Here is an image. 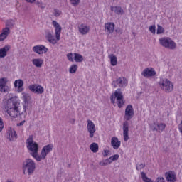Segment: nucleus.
Returning a JSON list of instances; mask_svg holds the SVG:
<instances>
[{
	"label": "nucleus",
	"instance_id": "17",
	"mask_svg": "<svg viewBox=\"0 0 182 182\" xmlns=\"http://www.w3.org/2000/svg\"><path fill=\"white\" fill-rule=\"evenodd\" d=\"M114 23L109 22L105 23V32H106L107 35H111V33H113L114 32Z\"/></svg>",
	"mask_w": 182,
	"mask_h": 182
},
{
	"label": "nucleus",
	"instance_id": "52",
	"mask_svg": "<svg viewBox=\"0 0 182 182\" xmlns=\"http://www.w3.org/2000/svg\"><path fill=\"white\" fill-rule=\"evenodd\" d=\"M25 121H21L20 123L17 124V126H23Z\"/></svg>",
	"mask_w": 182,
	"mask_h": 182
},
{
	"label": "nucleus",
	"instance_id": "10",
	"mask_svg": "<svg viewBox=\"0 0 182 182\" xmlns=\"http://www.w3.org/2000/svg\"><path fill=\"white\" fill-rule=\"evenodd\" d=\"M114 87H126L127 86V79L125 77H119L112 82Z\"/></svg>",
	"mask_w": 182,
	"mask_h": 182
},
{
	"label": "nucleus",
	"instance_id": "6",
	"mask_svg": "<svg viewBox=\"0 0 182 182\" xmlns=\"http://www.w3.org/2000/svg\"><path fill=\"white\" fill-rule=\"evenodd\" d=\"M159 45L166 48V49L174 50L176 49V43L168 37H163L159 40Z\"/></svg>",
	"mask_w": 182,
	"mask_h": 182
},
{
	"label": "nucleus",
	"instance_id": "51",
	"mask_svg": "<svg viewBox=\"0 0 182 182\" xmlns=\"http://www.w3.org/2000/svg\"><path fill=\"white\" fill-rule=\"evenodd\" d=\"M179 132L182 133V121L181 122L180 124L178 125Z\"/></svg>",
	"mask_w": 182,
	"mask_h": 182
},
{
	"label": "nucleus",
	"instance_id": "33",
	"mask_svg": "<svg viewBox=\"0 0 182 182\" xmlns=\"http://www.w3.org/2000/svg\"><path fill=\"white\" fill-rule=\"evenodd\" d=\"M112 164V161H110L109 159H107L99 163L100 166H102V167H105V166H108V164Z\"/></svg>",
	"mask_w": 182,
	"mask_h": 182
},
{
	"label": "nucleus",
	"instance_id": "22",
	"mask_svg": "<svg viewBox=\"0 0 182 182\" xmlns=\"http://www.w3.org/2000/svg\"><path fill=\"white\" fill-rule=\"evenodd\" d=\"M11 49V46H6L0 49V58H5L6 56L8 51Z\"/></svg>",
	"mask_w": 182,
	"mask_h": 182
},
{
	"label": "nucleus",
	"instance_id": "39",
	"mask_svg": "<svg viewBox=\"0 0 182 182\" xmlns=\"http://www.w3.org/2000/svg\"><path fill=\"white\" fill-rule=\"evenodd\" d=\"M156 33L157 35H161V33H164V28H163V26L158 25Z\"/></svg>",
	"mask_w": 182,
	"mask_h": 182
},
{
	"label": "nucleus",
	"instance_id": "46",
	"mask_svg": "<svg viewBox=\"0 0 182 182\" xmlns=\"http://www.w3.org/2000/svg\"><path fill=\"white\" fill-rule=\"evenodd\" d=\"M155 182H166V180L163 177H158Z\"/></svg>",
	"mask_w": 182,
	"mask_h": 182
},
{
	"label": "nucleus",
	"instance_id": "2",
	"mask_svg": "<svg viewBox=\"0 0 182 182\" xmlns=\"http://www.w3.org/2000/svg\"><path fill=\"white\" fill-rule=\"evenodd\" d=\"M53 26L55 28V36L52 34V33L50 31H46V39L50 42V43H52L53 45H55L56 41H60V33H62V26H60V24L59 23L56 22V21L53 20L52 22Z\"/></svg>",
	"mask_w": 182,
	"mask_h": 182
},
{
	"label": "nucleus",
	"instance_id": "42",
	"mask_svg": "<svg viewBox=\"0 0 182 182\" xmlns=\"http://www.w3.org/2000/svg\"><path fill=\"white\" fill-rule=\"evenodd\" d=\"M62 15V11L58 9H54V16H56L58 18V16H60Z\"/></svg>",
	"mask_w": 182,
	"mask_h": 182
},
{
	"label": "nucleus",
	"instance_id": "38",
	"mask_svg": "<svg viewBox=\"0 0 182 182\" xmlns=\"http://www.w3.org/2000/svg\"><path fill=\"white\" fill-rule=\"evenodd\" d=\"M144 167H146V164H138L136 166V169L139 171V170H143V168H144Z\"/></svg>",
	"mask_w": 182,
	"mask_h": 182
},
{
	"label": "nucleus",
	"instance_id": "31",
	"mask_svg": "<svg viewBox=\"0 0 182 182\" xmlns=\"http://www.w3.org/2000/svg\"><path fill=\"white\" fill-rule=\"evenodd\" d=\"M15 25V21L10 19L8 20L6 22V28H8L9 29V28H14V26Z\"/></svg>",
	"mask_w": 182,
	"mask_h": 182
},
{
	"label": "nucleus",
	"instance_id": "20",
	"mask_svg": "<svg viewBox=\"0 0 182 182\" xmlns=\"http://www.w3.org/2000/svg\"><path fill=\"white\" fill-rule=\"evenodd\" d=\"M120 144H122V142L119 141L118 137L114 136L111 139V146L115 150H117L120 147Z\"/></svg>",
	"mask_w": 182,
	"mask_h": 182
},
{
	"label": "nucleus",
	"instance_id": "49",
	"mask_svg": "<svg viewBox=\"0 0 182 182\" xmlns=\"http://www.w3.org/2000/svg\"><path fill=\"white\" fill-rule=\"evenodd\" d=\"M104 153H105L104 157H107V156H109V153H110V151H109V150H105V151H104Z\"/></svg>",
	"mask_w": 182,
	"mask_h": 182
},
{
	"label": "nucleus",
	"instance_id": "25",
	"mask_svg": "<svg viewBox=\"0 0 182 182\" xmlns=\"http://www.w3.org/2000/svg\"><path fill=\"white\" fill-rule=\"evenodd\" d=\"M108 58L110 59L112 66H116L117 65V57L114 54H110Z\"/></svg>",
	"mask_w": 182,
	"mask_h": 182
},
{
	"label": "nucleus",
	"instance_id": "24",
	"mask_svg": "<svg viewBox=\"0 0 182 182\" xmlns=\"http://www.w3.org/2000/svg\"><path fill=\"white\" fill-rule=\"evenodd\" d=\"M14 87H18V92H22V87H23V80H17L14 82Z\"/></svg>",
	"mask_w": 182,
	"mask_h": 182
},
{
	"label": "nucleus",
	"instance_id": "37",
	"mask_svg": "<svg viewBox=\"0 0 182 182\" xmlns=\"http://www.w3.org/2000/svg\"><path fill=\"white\" fill-rule=\"evenodd\" d=\"M32 97L30 96L29 94H23V102H30Z\"/></svg>",
	"mask_w": 182,
	"mask_h": 182
},
{
	"label": "nucleus",
	"instance_id": "7",
	"mask_svg": "<svg viewBox=\"0 0 182 182\" xmlns=\"http://www.w3.org/2000/svg\"><path fill=\"white\" fill-rule=\"evenodd\" d=\"M159 86L161 90H164L166 93H171L174 90V85L173 82L167 79L161 80L159 82Z\"/></svg>",
	"mask_w": 182,
	"mask_h": 182
},
{
	"label": "nucleus",
	"instance_id": "5",
	"mask_svg": "<svg viewBox=\"0 0 182 182\" xmlns=\"http://www.w3.org/2000/svg\"><path fill=\"white\" fill-rule=\"evenodd\" d=\"M116 99L118 107L122 109V107H123V105H124V101L123 100V92H122L120 89H117V90L114 92V95H111L110 97L111 102L113 105H114Z\"/></svg>",
	"mask_w": 182,
	"mask_h": 182
},
{
	"label": "nucleus",
	"instance_id": "26",
	"mask_svg": "<svg viewBox=\"0 0 182 182\" xmlns=\"http://www.w3.org/2000/svg\"><path fill=\"white\" fill-rule=\"evenodd\" d=\"M166 129V124L164 123H161L157 124V127H154L152 130H156L159 133H161L163 130Z\"/></svg>",
	"mask_w": 182,
	"mask_h": 182
},
{
	"label": "nucleus",
	"instance_id": "15",
	"mask_svg": "<svg viewBox=\"0 0 182 182\" xmlns=\"http://www.w3.org/2000/svg\"><path fill=\"white\" fill-rule=\"evenodd\" d=\"M122 130L124 141H127L129 139H130V137L129 136V122L127 121L124 122Z\"/></svg>",
	"mask_w": 182,
	"mask_h": 182
},
{
	"label": "nucleus",
	"instance_id": "13",
	"mask_svg": "<svg viewBox=\"0 0 182 182\" xmlns=\"http://www.w3.org/2000/svg\"><path fill=\"white\" fill-rule=\"evenodd\" d=\"M33 52L37 55H43V53H48V48L43 45L35 46L33 47Z\"/></svg>",
	"mask_w": 182,
	"mask_h": 182
},
{
	"label": "nucleus",
	"instance_id": "50",
	"mask_svg": "<svg viewBox=\"0 0 182 182\" xmlns=\"http://www.w3.org/2000/svg\"><path fill=\"white\" fill-rule=\"evenodd\" d=\"M25 1L28 4H34V2H36V0H25Z\"/></svg>",
	"mask_w": 182,
	"mask_h": 182
},
{
	"label": "nucleus",
	"instance_id": "53",
	"mask_svg": "<svg viewBox=\"0 0 182 182\" xmlns=\"http://www.w3.org/2000/svg\"><path fill=\"white\" fill-rule=\"evenodd\" d=\"M71 122H72L73 123H75V119H71Z\"/></svg>",
	"mask_w": 182,
	"mask_h": 182
},
{
	"label": "nucleus",
	"instance_id": "45",
	"mask_svg": "<svg viewBox=\"0 0 182 182\" xmlns=\"http://www.w3.org/2000/svg\"><path fill=\"white\" fill-rule=\"evenodd\" d=\"M67 58H68V60H70V62H73V54L68 53L67 55Z\"/></svg>",
	"mask_w": 182,
	"mask_h": 182
},
{
	"label": "nucleus",
	"instance_id": "1",
	"mask_svg": "<svg viewBox=\"0 0 182 182\" xmlns=\"http://www.w3.org/2000/svg\"><path fill=\"white\" fill-rule=\"evenodd\" d=\"M5 109L7 114H9L10 117H13L14 119H16L18 116L23 117L22 108H21V102L18 97L11 98L6 105Z\"/></svg>",
	"mask_w": 182,
	"mask_h": 182
},
{
	"label": "nucleus",
	"instance_id": "48",
	"mask_svg": "<svg viewBox=\"0 0 182 182\" xmlns=\"http://www.w3.org/2000/svg\"><path fill=\"white\" fill-rule=\"evenodd\" d=\"M7 36H5V34H0V42L2 41H5L6 39Z\"/></svg>",
	"mask_w": 182,
	"mask_h": 182
},
{
	"label": "nucleus",
	"instance_id": "19",
	"mask_svg": "<svg viewBox=\"0 0 182 182\" xmlns=\"http://www.w3.org/2000/svg\"><path fill=\"white\" fill-rule=\"evenodd\" d=\"M110 9L112 12H114L116 15H124V10L121 6H111Z\"/></svg>",
	"mask_w": 182,
	"mask_h": 182
},
{
	"label": "nucleus",
	"instance_id": "36",
	"mask_svg": "<svg viewBox=\"0 0 182 182\" xmlns=\"http://www.w3.org/2000/svg\"><path fill=\"white\" fill-rule=\"evenodd\" d=\"M0 92L1 93H8L9 92V87L8 85H3V87H0Z\"/></svg>",
	"mask_w": 182,
	"mask_h": 182
},
{
	"label": "nucleus",
	"instance_id": "12",
	"mask_svg": "<svg viewBox=\"0 0 182 182\" xmlns=\"http://www.w3.org/2000/svg\"><path fill=\"white\" fill-rule=\"evenodd\" d=\"M134 116V110L133 109V106H132V105H127L125 109L124 119L129 121V120H131V119H133Z\"/></svg>",
	"mask_w": 182,
	"mask_h": 182
},
{
	"label": "nucleus",
	"instance_id": "30",
	"mask_svg": "<svg viewBox=\"0 0 182 182\" xmlns=\"http://www.w3.org/2000/svg\"><path fill=\"white\" fill-rule=\"evenodd\" d=\"M74 60L76 62H83V56L79 53H74Z\"/></svg>",
	"mask_w": 182,
	"mask_h": 182
},
{
	"label": "nucleus",
	"instance_id": "9",
	"mask_svg": "<svg viewBox=\"0 0 182 182\" xmlns=\"http://www.w3.org/2000/svg\"><path fill=\"white\" fill-rule=\"evenodd\" d=\"M87 123V130L89 133V136L90 139H93L95 133H96V126H95V123L90 119H88Z\"/></svg>",
	"mask_w": 182,
	"mask_h": 182
},
{
	"label": "nucleus",
	"instance_id": "29",
	"mask_svg": "<svg viewBox=\"0 0 182 182\" xmlns=\"http://www.w3.org/2000/svg\"><path fill=\"white\" fill-rule=\"evenodd\" d=\"M141 176L143 181L144 182H154L153 180H151V178L147 177V176L146 175V173L144 172H141Z\"/></svg>",
	"mask_w": 182,
	"mask_h": 182
},
{
	"label": "nucleus",
	"instance_id": "32",
	"mask_svg": "<svg viewBox=\"0 0 182 182\" xmlns=\"http://www.w3.org/2000/svg\"><path fill=\"white\" fill-rule=\"evenodd\" d=\"M36 5L38 8H41V9H45V8H46V4L45 3H43V2H42L41 1L37 0L36 1Z\"/></svg>",
	"mask_w": 182,
	"mask_h": 182
},
{
	"label": "nucleus",
	"instance_id": "4",
	"mask_svg": "<svg viewBox=\"0 0 182 182\" xmlns=\"http://www.w3.org/2000/svg\"><path fill=\"white\" fill-rule=\"evenodd\" d=\"M36 168V164L33 160L31 159H26L23 162V173H27L28 176H32L35 173V169Z\"/></svg>",
	"mask_w": 182,
	"mask_h": 182
},
{
	"label": "nucleus",
	"instance_id": "35",
	"mask_svg": "<svg viewBox=\"0 0 182 182\" xmlns=\"http://www.w3.org/2000/svg\"><path fill=\"white\" fill-rule=\"evenodd\" d=\"M7 83H8V80L6 79V77L0 78V87L6 86Z\"/></svg>",
	"mask_w": 182,
	"mask_h": 182
},
{
	"label": "nucleus",
	"instance_id": "8",
	"mask_svg": "<svg viewBox=\"0 0 182 182\" xmlns=\"http://www.w3.org/2000/svg\"><path fill=\"white\" fill-rule=\"evenodd\" d=\"M53 150V144H50L48 145H46L45 146L43 147L41 155L38 156V161H41V160H45L46 159V156L50 151Z\"/></svg>",
	"mask_w": 182,
	"mask_h": 182
},
{
	"label": "nucleus",
	"instance_id": "47",
	"mask_svg": "<svg viewBox=\"0 0 182 182\" xmlns=\"http://www.w3.org/2000/svg\"><path fill=\"white\" fill-rule=\"evenodd\" d=\"M4 129V120L0 117V132Z\"/></svg>",
	"mask_w": 182,
	"mask_h": 182
},
{
	"label": "nucleus",
	"instance_id": "23",
	"mask_svg": "<svg viewBox=\"0 0 182 182\" xmlns=\"http://www.w3.org/2000/svg\"><path fill=\"white\" fill-rule=\"evenodd\" d=\"M32 63L36 66V68H42V65H43V60L41 58H35L32 60Z\"/></svg>",
	"mask_w": 182,
	"mask_h": 182
},
{
	"label": "nucleus",
	"instance_id": "43",
	"mask_svg": "<svg viewBox=\"0 0 182 182\" xmlns=\"http://www.w3.org/2000/svg\"><path fill=\"white\" fill-rule=\"evenodd\" d=\"M2 34L8 37V35H9V28L8 27L4 28Z\"/></svg>",
	"mask_w": 182,
	"mask_h": 182
},
{
	"label": "nucleus",
	"instance_id": "3",
	"mask_svg": "<svg viewBox=\"0 0 182 182\" xmlns=\"http://www.w3.org/2000/svg\"><path fill=\"white\" fill-rule=\"evenodd\" d=\"M27 149L29 150L31 156L33 157L38 161V157H39V145L38 143L33 141V138L30 136L26 140Z\"/></svg>",
	"mask_w": 182,
	"mask_h": 182
},
{
	"label": "nucleus",
	"instance_id": "11",
	"mask_svg": "<svg viewBox=\"0 0 182 182\" xmlns=\"http://www.w3.org/2000/svg\"><path fill=\"white\" fill-rule=\"evenodd\" d=\"M28 89L31 92H32L33 93H36V95H42V93L45 92L43 87L38 84L29 85Z\"/></svg>",
	"mask_w": 182,
	"mask_h": 182
},
{
	"label": "nucleus",
	"instance_id": "44",
	"mask_svg": "<svg viewBox=\"0 0 182 182\" xmlns=\"http://www.w3.org/2000/svg\"><path fill=\"white\" fill-rule=\"evenodd\" d=\"M149 31L151 33H156V26L153 25L149 27Z\"/></svg>",
	"mask_w": 182,
	"mask_h": 182
},
{
	"label": "nucleus",
	"instance_id": "16",
	"mask_svg": "<svg viewBox=\"0 0 182 182\" xmlns=\"http://www.w3.org/2000/svg\"><path fill=\"white\" fill-rule=\"evenodd\" d=\"M165 176L168 182H176L177 181V176L172 171L166 172Z\"/></svg>",
	"mask_w": 182,
	"mask_h": 182
},
{
	"label": "nucleus",
	"instance_id": "54",
	"mask_svg": "<svg viewBox=\"0 0 182 182\" xmlns=\"http://www.w3.org/2000/svg\"><path fill=\"white\" fill-rule=\"evenodd\" d=\"M6 182H14L12 180H7Z\"/></svg>",
	"mask_w": 182,
	"mask_h": 182
},
{
	"label": "nucleus",
	"instance_id": "21",
	"mask_svg": "<svg viewBox=\"0 0 182 182\" xmlns=\"http://www.w3.org/2000/svg\"><path fill=\"white\" fill-rule=\"evenodd\" d=\"M79 32L81 33V35H87L89 33V31H90V28L89 26H87L86 24L82 23L78 27Z\"/></svg>",
	"mask_w": 182,
	"mask_h": 182
},
{
	"label": "nucleus",
	"instance_id": "34",
	"mask_svg": "<svg viewBox=\"0 0 182 182\" xmlns=\"http://www.w3.org/2000/svg\"><path fill=\"white\" fill-rule=\"evenodd\" d=\"M77 70V65L76 64L72 65L69 68V72L70 73H76Z\"/></svg>",
	"mask_w": 182,
	"mask_h": 182
},
{
	"label": "nucleus",
	"instance_id": "40",
	"mask_svg": "<svg viewBox=\"0 0 182 182\" xmlns=\"http://www.w3.org/2000/svg\"><path fill=\"white\" fill-rule=\"evenodd\" d=\"M70 2L73 6H77L80 4V0H70Z\"/></svg>",
	"mask_w": 182,
	"mask_h": 182
},
{
	"label": "nucleus",
	"instance_id": "28",
	"mask_svg": "<svg viewBox=\"0 0 182 182\" xmlns=\"http://www.w3.org/2000/svg\"><path fill=\"white\" fill-rule=\"evenodd\" d=\"M90 149L92 153H97L99 151V144H97L95 142H93L92 144H90Z\"/></svg>",
	"mask_w": 182,
	"mask_h": 182
},
{
	"label": "nucleus",
	"instance_id": "14",
	"mask_svg": "<svg viewBox=\"0 0 182 182\" xmlns=\"http://www.w3.org/2000/svg\"><path fill=\"white\" fill-rule=\"evenodd\" d=\"M141 75L144 77H151V76H156V70L153 68H145L142 73Z\"/></svg>",
	"mask_w": 182,
	"mask_h": 182
},
{
	"label": "nucleus",
	"instance_id": "27",
	"mask_svg": "<svg viewBox=\"0 0 182 182\" xmlns=\"http://www.w3.org/2000/svg\"><path fill=\"white\" fill-rule=\"evenodd\" d=\"M29 107V102H23V108L21 109V112L23 114V117H26V109Z\"/></svg>",
	"mask_w": 182,
	"mask_h": 182
},
{
	"label": "nucleus",
	"instance_id": "41",
	"mask_svg": "<svg viewBox=\"0 0 182 182\" xmlns=\"http://www.w3.org/2000/svg\"><path fill=\"white\" fill-rule=\"evenodd\" d=\"M119 154H115L114 156H112L111 157H109V161H111V163H113V161H116V160H119Z\"/></svg>",
	"mask_w": 182,
	"mask_h": 182
},
{
	"label": "nucleus",
	"instance_id": "18",
	"mask_svg": "<svg viewBox=\"0 0 182 182\" xmlns=\"http://www.w3.org/2000/svg\"><path fill=\"white\" fill-rule=\"evenodd\" d=\"M7 136L10 141H12L14 139H18V134H16V131H15V129H14V128H11V127L8 129Z\"/></svg>",
	"mask_w": 182,
	"mask_h": 182
}]
</instances>
